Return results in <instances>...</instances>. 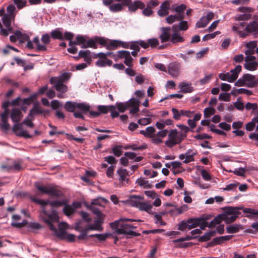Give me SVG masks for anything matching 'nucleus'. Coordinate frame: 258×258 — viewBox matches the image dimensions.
I'll return each mask as SVG.
<instances>
[{
	"mask_svg": "<svg viewBox=\"0 0 258 258\" xmlns=\"http://www.w3.org/2000/svg\"><path fill=\"white\" fill-rule=\"evenodd\" d=\"M223 220H224L223 215H218L210 222L208 225V227H214L216 226V225L219 224Z\"/></svg>",
	"mask_w": 258,
	"mask_h": 258,
	"instance_id": "obj_26",
	"label": "nucleus"
},
{
	"mask_svg": "<svg viewBox=\"0 0 258 258\" xmlns=\"http://www.w3.org/2000/svg\"><path fill=\"white\" fill-rule=\"evenodd\" d=\"M172 29L173 31V34L171 36L170 42L173 44H176L178 42H183L184 41V38L181 36L179 33L177 32V25H173L172 26Z\"/></svg>",
	"mask_w": 258,
	"mask_h": 258,
	"instance_id": "obj_15",
	"label": "nucleus"
},
{
	"mask_svg": "<svg viewBox=\"0 0 258 258\" xmlns=\"http://www.w3.org/2000/svg\"><path fill=\"white\" fill-rule=\"evenodd\" d=\"M239 36L241 38H245L248 36L250 33H253L254 37L258 36V23L253 21L249 23L245 28V32L238 31Z\"/></svg>",
	"mask_w": 258,
	"mask_h": 258,
	"instance_id": "obj_9",
	"label": "nucleus"
},
{
	"mask_svg": "<svg viewBox=\"0 0 258 258\" xmlns=\"http://www.w3.org/2000/svg\"><path fill=\"white\" fill-rule=\"evenodd\" d=\"M51 36L54 39L62 40L64 39L63 34L58 29H55L51 32Z\"/></svg>",
	"mask_w": 258,
	"mask_h": 258,
	"instance_id": "obj_33",
	"label": "nucleus"
},
{
	"mask_svg": "<svg viewBox=\"0 0 258 258\" xmlns=\"http://www.w3.org/2000/svg\"><path fill=\"white\" fill-rule=\"evenodd\" d=\"M26 0H14V3L19 9H21L26 6Z\"/></svg>",
	"mask_w": 258,
	"mask_h": 258,
	"instance_id": "obj_61",
	"label": "nucleus"
},
{
	"mask_svg": "<svg viewBox=\"0 0 258 258\" xmlns=\"http://www.w3.org/2000/svg\"><path fill=\"white\" fill-rule=\"evenodd\" d=\"M14 19V18H11L8 15V14L4 15L2 20L4 26L5 27V30L8 33V35L10 33H13L14 30L11 26L12 21Z\"/></svg>",
	"mask_w": 258,
	"mask_h": 258,
	"instance_id": "obj_16",
	"label": "nucleus"
},
{
	"mask_svg": "<svg viewBox=\"0 0 258 258\" xmlns=\"http://www.w3.org/2000/svg\"><path fill=\"white\" fill-rule=\"evenodd\" d=\"M155 132L156 130L154 127L148 126L146 128L145 131L141 130L140 131V134L144 135L145 137L151 138L155 135Z\"/></svg>",
	"mask_w": 258,
	"mask_h": 258,
	"instance_id": "obj_23",
	"label": "nucleus"
},
{
	"mask_svg": "<svg viewBox=\"0 0 258 258\" xmlns=\"http://www.w3.org/2000/svg\"><path fill=\"white\" fill-rule=\"evenodd\" d=\"M139 200H144V197L140 196L133 195L131 196L128 203L131 206L139 208L141 203Z\"/></svg>",
	"mask_w": 258,
	"mask_h": 258,
	"instance_id": "obj_21",
	"label": "nucleus"
},
{
	"mask_svg": "<svg viewBox=\"0 0 258 258\" xmlns=\"http://www.w3.org/2000/svg\"><path fill=\"white\" fill-rule=\"evenodd\" d=\"M75 229L77 231H80L81 232L80 234L77 237V238L79 240H83L85 239L87 236V233L85 232L83 229H81V228L79 226H77L75 228Z\"/></svg>",
	"mask_w": 258,
	"mask_h": 258,
	"instance_id": "obj_56",
	"label": "nucleus"
},
{
	"mask_svg": "<svg viewBox=\"0 0 258 258\" xmlns=\"http://www.w3.org/2000/svg\"><path fill=\"white\" fill-rule=\"evenodd\" d=\"M66 203H68V201L65 199L60 201H50L49 205L52 207L58 208L64 206Z\"/></svg>",
	"mask_w": 258,
	"mask_h": 258,
	"instance_id": "obj_38",
	"label": "nucleus"
},
{
	"mask_svg": "<svg viewBox=\"0 0 258 258\" xmlns=\"http://www.w3.org/2000/svg\"><path fill=\"white\" fill-rule=\"evenodd\" d=\"M76 41L73 42L75 45H81L82 46L85 45L86 42V39L85 37L82 35H78L76 37Z\"/></svg>",
	"mask_w": 258,
	"mask_h": 258,
	"instance_id": "obj_42",
	"label": "nucleus"
},
{
	"mask_svg": "<svg viewBox=\"0 0 258 258\" xmlns=\"http://www.w3.org/2000/svg\"><path fill=\"white\" fill-rule=\"evenodd\" d=\"M244 67L247 70L253 71L257 69L258 62L255 61L245 62L244 64Z\"/></svg>",
	"mask_w": 258,
	"mask_h": 258,
	"instance_id": "obj_32",
	"label": "nucleus"
},
{
	"mask_svg": "<svg viewBox=\"0 0 258 258\" xmlns=\"http://www.w3.org/2000/svg\"><path fill=\"white\" fill-rule=\"evenodd\" d=\"M33 42L36 44L38 51H46L47 50V47L45 45L40 44L38 37H35L34 38Z\"/></svg>",
	"mask_w": 258,
	"mask_h": 258,
	"instance_id": "obj_39",
	"label": "nucleus"
},
{
	"mask_svg": "<svg viewBox=\"0 0 258 258\" xmlns=\"http://www.w3.org/2000/svg\"><path fill=\"white\" fill-rule=\"evenodd\" d=\"M35 187L41 194H47L52 198H61L64 197L63 192L56 186H46L36 183Z\"/></svg>",
	"mask_w": 258,
	"mask_h": 258,
	"instance_id": "obj_3",
	"label": "nucleus"
},
{
	"mask_svg": "<svg viewBox=\"0 0 258 258\" xmlns=\"http://www.w3.org/2000/svg\"><path fill=\"white\" fill-rule=\"evenodd\" d=\"M88 47H91L94 49L97 48V46L96 45V41L95 39L93 40L92 39H89L88 41L86 40L85 45L82 46V48H86Z\"/></svg>",
	"mask_w": 258,
	"mask_h": 258,
	"instance_id": "obj_44",
	"label": "nucleus"
},
{
	"mask_svg": "<svg viewBox=\"0 0 258 258\" xmlns=\"http://www.w3.org/2000/svg\"><path fill=\"white\" fill-rule=\"evenodd\" d=\"M49 82L51 84L54 85V87L57 92L65 93L68 90L67 85L61 82L57 81V77H51L49 80Z\"/></svg>",
	"mask_w": 258,
	"mask_h": 258,
	"instance_id": "obj_12",
	"label": "nucleus"
},
{
	"mask_svg": "<svg viewBox=\"0 0 258 258\" xmlns=\"http://www.w3.org/2000/svg\"><path fill=\"white\" fill-rule=\"evenodd\" d=\"M90 209L94 214L96 215L98 218L104 217V215L98 208L92 206Z\"/></svg>",
	"mask_w": 258,
	"mask_h": 258,
	"instance_id": "obj_57",
	"label": "nucleus"
},
{
	"mask_svg": "<svg viewBox=\"0 0 258 258\" xmlns=\"http://www.w3.org/2000/svg\"><path fill=\"white\" fill-rule=\"evenodd\" d=\"M125 6H127L128 7L129 11L135 12L138 9H144L145 7V5L144 3L141 1H135L134 3H133L132 0H130V2L128 3V4L125 5Z\"/></svg>",
	"mask_w": 258,
	"mask_h": 258,
	"instance_id": "obj_17",
	"label": "nucleus"
},
{
	"mask_svg": "<svg viewBox=\"0 0 258 258\" xmlns=\"http://www.w3.org/2000/svg\"><path fill=\"white\" fill-rule=\"evenodd\" d=\"M209 23L208 20L205 17H202L200 20L196 23L197 28H204Z\"/></svg>",
	"mask_w": 258,
	"mask_h": 258,
	"instance_id": "obj_41",
	"label": "nucleus"
},
{
	"mask_svg": "<svg viewBox=\"0 0 258 258\" xmlns=\"http://www.w3.org/2000/svg\"><path fill=\"white\" fill-rule=\"evenodd\" d=\"M107 45V49L108 50L116 49L119 46V40H108V45Z\"/></svg>",
	"mask_w": 258,
	"mask_h": 258,
	"instance_id": "obj_30",
	"label": "nucleus"
},
{
	"mask_svg": "<svg viewBox=\"0 0 258 258\" xmlns=\"http://www.w3.org/2000/svg\"><path fill=\"white\" fill-rule=\"evenodd\" d=\"M117 173L119 176V180L120 182L126 181L127 182L128 179L126 178V176L128 175V172L126 169L120 168L117 170Z\"/></svg>",
	"mask_w": 258,
	"mask_h": 258,
	"instance_id": "obj_24",
	"label": "nucleus"
},
{
	"mask_svg": "<svg viewBox=\"0 0 258 258\" xmlns=\"http://www.w3.org/2000/svg\"><path fill=\"white\" fill-rule=\"evenodd\" d=\"M161 34L159 36V38L162 43L166 42L171 40V36L170 31L171 28L169 27H162L161 28Z\"/></svg>",
	"mask_w": 258,
	"mask_h": 258,
	"instance_id": "obj_14",
	"label": "nucleus"
},
{
	"mask_svg": "<svg viewBox=\"0 0 258 258\" xmlns=\"http://www.w3.org/2000/svg\"><path fill=\"white\" fill-rule=\"evenodd\" d=\"M23 115L20 109L14 108L10 115V117L14 122H18L22 118Z\"/></svg>",
	"mask_w": 258,
	"mask_h": 258,
	"instance_id": "obj_18",
	"label": "nucleus"
},
{
	"mask_svg": "<svg viewBox=\"0 0 258 258\" xmlns=\"http://www.w3.org/2000/svg\"><path fill=\"white\" fill-rule=\"evenodd\" d=\"M112 63V60L109 59H99L96 62V65L99 67H104L106 65L111 66Z\"/></svg>",
	"mask_w": 258,
	"mask_h": 258,
	"instance_id": "obj_37",
	"label": "nucleus"
},
{
	"mask_svg": "<svg viewBox=\"0 0 258 258\" xmlns=\"http://www.w3.org/2000/svg\"><path fill=\"white\" fill-rule=\"evenodd\" d=\"M216 234V231H211L209 232L205 233V234L202 236H200L199 238V241L200 242L207 241L211 239V238L215 236Z\"/></svg>",
	"mask_w": 258,
	"mask_h": 258,
	"instance_id": "obj_28",
	"label": "nucleus"
},
{
	"mask_svg": "<svg viewBox=\"0 0 258 258\" xmlns=\"http://www.w3.org/2000/svg\"><path fill=\"white\" fill-rule=\"evenodd\" d=\"M232 235H226L217 237L213 239V240L210 242L209 245L213 246L217 244H221L225 241L229 240L232 238Z\"/></svg>",
	"mask_w": 258,
	"mask_h": 258,
	"instance_id": "obj_19",
	"label": "nucleus"
},
{
	"mask_svg": "<svg viewBox=\"0 0 258 258\" xmlns=\"http://www.w3.org/2000/svg\"><path fill=\"white\" fill-rule=\"evenodd\" d=\"M22 123L21 124H15L13 127V130L14 132L20 131L19 133L18 134V136L23 137L26 138H31L32 136L30 135L28 132L26 131L22 130Z\"/></svg>",
	"mask_w": 258,
	"mask_h": 258,
	"instance_id": "obj_20",
	"label": "nucleus"
},
{
	"mask_svg": "<svg viewBox=\"0 0 258 258\" xmlns=\"http://www.w3.org/2000/svg\"><path fill=\"white\" fill-rule=\"evenodd\" d=\"M147 41L149 47L151 46L152 48L156 47L159 44V42L157 38L149 39Z\"/></svg>",
	"mask_w": 258,
	"mask_h": 258,
	"instance_id": "obj_60",
	"label": "nucleus"
},
{
	"mask_svg": "<svg viewBox=\"0 0 258 258\" xmlns=\"http://www.w3.org/2000/svg\"><path fill=\"white\" fill-rule=\"evenodd\" d=\"M16 11V7L14 5L11 4L9 5L7 8V11L8 15L11 17V18H14L15 17L16 14L15 13Z\"/></svg>",
	"mask_w": 258,
	"mask_h": 258,
	"instance_id": "obj_43",
	"label": "nucleus"
},
{
	"mask_svg": "<svg viewBox=\"0 0 258 258\" xmlns=\"http://www.w3.org/2000/svg\"><path fill=\"white\" fill-rule=\"evenodd\" d=\"M240 209L237 207H229L226 211L225 214L223 215L224 220L227 223L234 222L240 214V212L238 211V209Z\"/></svg>",
	"mask_w": 258,
	"mask_h": 258,
	"instance_id": "obj_10",
	"label": "nucleus"
},
{
	"mask_svg": "<svg viewBox=\"0 0 258 258\" xmlns=\"http://www.w3.org/2000/svg\"><path fill=\"white\" fill-rule=\"evenodd\" d=\"M49 113V110L42 108L38 103H34L33 108L30 110L28 117H31L32 119H34L35 115L43 114L45 116L46 115H48Z\"/></svg>",
	"mask_w": 258,
	"mask_h": 258,
	"instance_id": "obj_11",
	"label": "nucleus"
},
{
	"mask_svg": "<svg viewBox=\"0 0 258 258\" xmlns=\"http://www.w3.org/2000/svg\"><path fill=\"white\" fill-rule=\"evenodd\" d=\"M245 23H238L234 25L232 28V31L236 33L239 35L238 31H241L239 29L242 28L245 26Z\"/></svg>",
	"mask_w": 258,
	"mask_h": 258,
	"instance_id": "obj_58",
	"label": "nucleus"
},
{
	"mask_svg": "<svg viewBox=\"0 0 258 258\" xmlns=\"http://www.w3.org/2000/svg\"><path fill=\"white\" fill-rule=\"evenodd\" d=\"M68 228L67 224L66 223H61L59 225L58 230H52L55 233L57 237L61 240H67L68 242H74L76 236L73 234H68L66 229Z\"/></svg>",
	"mask_w": 258,
	"mask_h": 258,
	"instance_id": "obj_6",
	"label": "nucleus"
},
{
	"mask_svg": "<svg viewBox=\"0 0 258 258\" xmlns=\"http://www.w3.org/2000/svg\"><path fill=\"white\" fill-rule=\"evenodd\" d=\"M168 136V140L165 142V145L169 148H172L175 145L180 144L186 138L185 134H179V132H178L176 129L171 130Z\"/></svg>",
	"mask_w": 258,
	"mask_h": 258,
	"instance_id": "obj_4",
	"label": "nucleus"
},
{
	"mask_svg": "<svg viewBox=\"0 0 258 258\" xmlns=\"http://www.w3.org/2000/svg\"><path fill=\"white\" fill-rule=\"evenodd\" d=\"M191 151H192L190 150H188L185 153L184 155L185 159L183 161L184 163L187 164L194 161V156L196 155V153H192L191 154H190Z\"/></svg>",
	"mask_w": 258,
	"mask_h": 258,
	"instance_id": "obj_35",
	"label": "nucleus"
},
{
	"mask_svg": "<svg viewBox=\"0 0 258 258\" xmlns=\"http://www.w3.org/2000/svg\"><path fill=\"white\" fill-rule=\"evenodd\" d=\"M110 235H111V234L110 233H105L91 234L88 236L89 237H96L99 241H104Z\"/></svg>",
	"mask_w": 258,
	"mask_h": 258,
	"instance_id": "obj_31",
	"label": "nucleus"
},
{
	"mask_svg": "<svg viewBox=\"0 0 258 258\" xmlns=\"http://www.w3.org/2000/svg\"><path fill=\"white\" fill-rule=\"evenodd\" d=\"M241 68L240 65H238L234 69L231 70L229 73L219 74V78L223 81H226L230 83L234 82L237 79L238 74L241 71Z\"/></svg>",
	"mask_w": 258,
	"mask_h": 258,
	"instance_id": "obj_7",
	"label": "nucleus"
},
{
	"mask_svg": "<svg viewBox=\"0 0 258 258\" xmlns=\"http://www.w3.org/2000/svg\"><path fill=\"white\" fill-rule=\"evenodd\" d=\"M126 102L128 105V107H130L131 106H139L140 101L138 99L133 98L130 99L128 101Z\"/></svg>",
	"mask_w": 258,
	"mask_h": 258,
	"instance_id": "obj_59",
	"label": "nucleus"
},
{
	"mask_svg": "<svg viewBox=\"0 0 258 258\" xmlns=\"http://www.w3.org/2000/svg\"><path fill=\"white\" fill-rule=\"evenodd\" d=\"M241 229L240 225H230L226 227V231L228 233H235Z\"/></svg>",
	"mask_w": 258,
	"mask_h": 258,
	"instance_id": "obj_34",
	"label": "nucleus"
},
{
	"mask_svg": "<svg viewBox=\"0 0 258 258\" xmlns=\"http://www.w3.org/2000/svg\"><path fill=\"white\" fill-rule=\"evenodd\" d=\"M64 108L66 111L73 112V115L75 118L84 119L83 114H86L89 111L90 106L86 103H77L69 101L65 103Z\"/></svg>",
	"mask_w": 258,
	"mask_h": 258,
	"instance_id": "obj_2",
	"label": "nucleus"
},
{
	"mask_svg": "<svg viewBox=\"0 0 258 258\" xmlns=\"http://www.w3.org/2000/svg\"><path fill=\"white\" fill-rule=\"evenodd\" d=\"M152 122L151 118H143L138 120V123L142 125H146L151 123Z\"/></svg>",
	"mask_w": 258,
	"mask_h": 258,
	"instance_id": "obj_64",
	"label": "nucleus"
},
{
	"mask_svg": "<svg viewBox=\"0 0 258 258\" xmlns=\"http://www.w3.org/2000/svg\"><path fill=\"white\" fill-rule=\"evenodd\" d=\"M12 171H19L22 170V163L19 160H14L11 163Z\"/></svg>",
	"mask_w": 258,
	"mask_h": 258,
	"instance_id": "obj_36",
	"label": "nucleus"
},
{
	"mask_svg": "<svg viewBox=\"0 0 258 258\" xmlns=\"http://www.w3.org/2000/svg\"><path fill=\"white\" fill-rule=\"evenodd\" d=\"M198 219H200V224L198 226L200 227V228L202 230H204L206 227H208V223L206 221L207 219H208V218H206L205 219L203 218H199Z\"/></svg>",
	"mask_w": 258,
	"mask_h": 258,
	"instance_id": "obj_62",
	"label": "nucleus"
},
{
	"mask_svg": "<svg viewBox=\"0 0 258 258\" xmlns=\"http://www.w3.org/2000/svg\"><path fill=\"white\" fill-rule=\"evenodd\" d=\"M63 212L66 216H70L75 213V210L72 205H69L68 203H66L64 205Z\"/></svg>",
	"mask_w": 258,
	"mask_h": 258,
	"instance_id": "obj_29",
	"label": "nucleus"
},
{
	"mask_svg": "<svg viewBox=\"0 0 258 258\" xmlns=\"http://www.w3.org/2000/svg\"><path fill=\"white\" fill-rule=\"evenodd\" d=\"M8 118H1L0 127L3 131H7L10 128V124L8 122Z\"/></svg>",
	"mask_w": 258,
	"mask_h": 258,
	"instance_id": "obj_47",
	"label": "nucleus"
},
{
	"mask_svg": "<svg viewBox=\"0 0 258 258\" xmlns=\"http://www.w3.org/2000/svg\"><path fill=\"white\" fill-rule=\"evenodd\" d=\"M33 202L41 205V212L40 215L42 220L46 223L51 230H56V227L53 224V222L58 221V216L55 210L52 209L50 212H48L46 209V206L49 205L50 201L38 199L35 198L32 199Z\"/></svg>",
	"mask_w": 258,
	"mask_h": 258,
	"instance_id": "obj_1",
	"label": "nucleus"
},
{
	"mask_svg": "<svg viewBox=\"0 0 258 258\" xmlns=\"http://www.w3.org/2000/svg\"><path fill=\"white\" fill-rule=\"evenodd\" d=\"M179 87L181 91L184 93H190L194 91V88L191 86L190 84H187L185 82L181 83L179 85Z\"/></svg>",
	"mask_w": 258,
	"mask_h": 258,
	"instance_id": "obj_25",
	"label": "nucleus"
},
{
	"mask_svg": "<svg viewBox=\"0 0 258 258\" xmlns=\"http://www.w3.org/2000/svg\"><path fill=\"white\" fill-rule=\"evenodd\" d=\"M109 111L111 112V116L112 118H114L119 116L118 112L115 110L116 107L114 105H109Z\"/></svg>",
	"mask_w": 258,
	"mask_h": 258,
	"instance_id": "obj_63",
	"label": "nucleus"
},
{
	"mask_svg": "<svg viewBox=\"0 0 258 258\" xmlns=\"http://www.w3.org/2000/svg\"><path fill=\"white\" fill-rule=\"evenodd\" d=\"M215 113V109L213 107H208L204 109V116L205 118H209Z\"/></svg>",
	"mask_w": 258,
	"mask_h": 258,
	"instance_id": "obj_52",
	"label": "nucleus"
},
{
	"mask_svg": "<svg viewBox=\"0 0 258 258\" xmlns=\"http://www.w3.org/2000/svg\"><path fill=\"white\" fill-rule=\"evenodd\" d=\"M123 6L120 4H114L110 5L109 9L112 12H118L122 10Z\"/></svg>",
	"mask_w": 258,
	"mask_h": 258,
	"instance_id": "obj_45",
	"label": "nucleus"
},
{
	"mask_svg": "<svg viewBox=\"0 0 258 258\" xmlns=\"http://www.w3.org/2000/svg\"><path fill=\"white\" fill-rule=\"evenodd\" d=\"M168 73L172 77H177L180 73L181 65L179 62H173L168 66Z\"/></svg>",
	"mask_w": 258,
	"mask_h": 258,
	"instance_id": "obj_13",
	"label": "nucleus"
},
{
	"mask_svg": "<svg viewBox=\"0 0 258 258\" xmlns=\"http://www.w3.org/2000/svg\"><path fill=\"white\" fill-rule=\"evenodd\" d=\"M71 75V73H64L59 78H57V81L64 83L70 79Z\"/></svg>",
	"mask_w": 258,
	"mask_h": 258,
	"instance_id": "obj_49",
	"label": "nucleus"
},
{
	"mask_svg": "<svg viewBox=\"0 0 258 258\" xmlns=\"http://www.w3.org/2000/svg\"><path fill=\"white\" fill-rule=\"evenodd\" d=\"M177 26V29L178 28L179 30L180 31H186L188 28L187 22L183 21V20L180 21V23Z\"/></svg>",
	"mask_w": 258,
	"mask_h": 258,
	"instance_id": "obj_53",
	"label": "nucleus"
},
{
	"mask_svg": "<svg viewBox=\"0 0 258 258\" xmlns=\"http://www.w3.org/2000/svg\"><path fill=\"white\" fill-rule=\"evenodd\" d=\"M16 35L17 36L18 39L21 42H24L29 39V36L26 34H23L20 31H16Z\"/></svg>",
	"mask_w": 258,
	"mask_h": 258,
	"instance_id": "obj_40",
	"label": "nucleus"
},
{
	"mask_svg": "<svg viewBox=\"0 0 258 258\" xmlns=\"http://www.w3.org/2000/svg\"><path fill=\"white\" fill-rule=\"evenodd\" d=\"M79 214L85 222L90 223L92 221V218L87 212L82 211L79 212Z\"/></svg>",
	"mask_w": 258,
	"mask_h": 258,
	"instance_id": "obj_55",
	"label": "nucleus"
},
{
	"mask_svg": "<svg viewBox=\"0 0 258 258\" xmlns=\"http://www.w3.org/2000/svg\"><path fill=\"white\" fill-rule=\"evenodd\" d=\"M245 94L248 96L253 94L251 91L248 90L244 88L235 89L234 88L231 92V94L233 96H236L238 94Z\"/></svg>",
	"mask_w": 258,
	"mask_h": 258,
	"instance_id": "obj_22",
	"label": "nucleus"
},
{
	"mask_svg": "<svg viewBox=\"0 0 258 258\" xmlns=\"http://www.w3.org/2000/svg\"><path fill=\"white\" fill-rule=\"evenodd\" d=\"M242 209L244 213L249 214L246 216L248 219H252L255 216L258 215V210H255L251 208H243Z\"/></svg>",
	"mask_w": 258,
	"mask_h": 258,
	"instance_id": "obj_27",
	"label": "nucleus"
},
{
	"mask_svg": "<svg viewBox=\"0 0 258 258\" xmlns=\"http://www.w3.org/2000/svg\"><path fill=\"white\" fill-rule=\"evenodd\" d=\"M122 146L119 145L115 146L112 149V152L114 155L117 157L120 156L122 154L121 150Z\"/></svg>",
	"mask_w": 258,
	"mask_h": 258,
	"instance_id": "obj_51",
	"label": "nucleus"
},
{
	"mask_svg": "<svg viewBox=\"0 0 258 258\" xmlns=\"http://www.w3.org/2000/svg\"><path fill=\"white\" fill-rule=\"evenodd\" d=\"M200 219L189 218L187 220H182L178 224L177 229L184 231L186 229L190 230L198 226Z\"/></svg>",
	"mask_w": 258,
	"mask_h": 258,
	"instance_id": "obj_8",
	"label": "nucleus"
},
{
	"mask_svg": "<svg viewBox=\"0 0 258 258\" xmlns=\"http://www.w3.org/2000/svg\"><path fill=\"white\" fill-rule=\"evenodd\" d=\"M152 206L151 205H149L145 202H141L139 208L141 211H145L147 212H149L148 211L150 210V209H152Z\"/></svg>",
	"mask_w": 258,
	"mask_h": 258,
	"instance_id": "obj_54",
	"label": "nucleus"
},
{
	"mask_svg": "<svg viewBox=\"0 0 258 258\" xmlns=\"http://www.w3.org/2000/svg\"><path fill=\"white\" fill-rule=\"evenodd\" d=\"M115 107L117 108L119 112L122 113L124 112L128 108V105L126 102H119L116 103Z\"/></svg>",
	"mask_w": 258,
	"mask_h": 258,
	"instance_id": "obj_46",
	"label": "nucleus"
},
{
	"mask_svg": "<svg viewBox=\"0 0 258 258\" xmlns=\"http://www.w3.org/2000/svg\"><path fill=\"white\" fill-rule=\"evenodd\" d=\"M96 43L106 47L107 48V45H108V39H105L103 37L96 36L95 38Z\"/></svg>",
	"mask_w": 258,
	"mask_h": 258,
	"instance_id": "obj_50",
	"label": "nucleus"
},
{
	"mask_svg": "<svg viewBox=\"0 0 258 258\" xmlns=\"http://www.w3.org/2000/svg\"><path fill=\"white\" fill-rule=\"evenodd\" d=\"M103 218H98L97 220L95 221L94 224H93L96 229V230L101 231L103 230V227L101 226L102 223L103 222Z\"/></svg>",
	"mask_w": 258,
	"mask_h": 258,
	"instance_id": "obj_48",
	"label": "nucleus"
},
{
	"mask_svg": "<svg viewBox=\"0 0 258 258\" xmlns=\"http://www.w3.org/2000/svg\"><path fill=\"white\" fill-rule=\"evenodd\" d=\"M235 85L238 87L246 86L248 88H254L258 86V83L254 76L245 74L235 83Z\"/></svg>",
	"mask_w": 258,
	"mask_h": 258,
	"instance_id": "obj_5",
	"label": "nucleus"
}]
</instances>
